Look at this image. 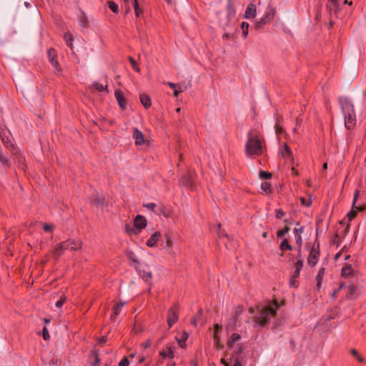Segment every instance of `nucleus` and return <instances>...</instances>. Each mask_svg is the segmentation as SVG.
Segmentation results:
<instances>
[{"instance_id": "obj_18", "label": "nucleus", "mask_w": 366, "mask_h": 366, "mask_svg": "<svg viewBox=\"0 0 366 366\" xmlns=\"http://www.w3.org/2000/svg\"><path fill=\"white\" fill-rule=\"evenodd\" d=\"M90 202L92 204L97 207H102L104 202V197L99 194H96L91 197Z\"/></svg>"}, {"instance_id": "obj_36", "label": "nucleus", "mask_w": 366, "mask_h": 366, "mask_svg": "<svg viewBox=\"0 0 366 366\" xmlns=\"http://www.w3.org/2000/svg\"><path fill=\"white\" fill-rule=\"evenodd\" d=\"M125 230L129 234H137L139 232L136 228L130 226L129 224L125 225Z\"/></svg>"}, {"instance_id": "obj_45", "label": "nucleus", "mask_w": 366, "mask_h": 366, "mask_svg": "<svg viewBox=\"0 0 366 366\" xmlns=\"http://www.w3.org/2000/svg\"><path fill=\"white\" fill-rule=\"evenodd\" d=\"M359 195H360V191L358 189H356L355 192L354 197H353V200H352L353 208L355 207V204H356L357 200L359 197Z\"/></svg>"}, {"instance_id": "obj_16", "label": "nucleus", "mask_w": 366, "mask_h": 366, "mask_svg": "<svg viewBox=\"0 0 366 366\" xmlns=\"http://www.w3.org/2000/svg\"><path fill=\"white\" fill-rule=\"evenodd\" d=\"M241 339V335L238 333H233L231 337L227 342V347L228 350L234 348V344L236 342Z\"/></svg>"}, {"instance_id": "obj_10", "label": "nucleus", "mask_w": 366, "mask_h": 366, "mask_svg": "<svg viewBox=\"0 0 366 366\" xmlns=\"http://www.w3.org/2000/svg\"><path fill=\"white\" fill-rule=\"evenodd\" d=\"M244 308L242 306L239 305L237 307L235 310V315L233 320H231L229 322V325L227 327L228 330L229 327L234 330L237 326V322H239V317L242 315L243 312Z\"/></svg>"}, {"instance_id": "obj_48", "label": "nucleus", "mask_w": 366, "mask_h": 366, "mask_svg": "<svg viewBox=\"0 0 366 366\" xmlns=\"http://www.w3.org/2000/svg\"><path fill=\"white\" fill-rule=\"evenodd\" d=\"M285 213L282 209H276L275 217L277 219H281L285 216Z\"/></svg>"}, {"instance_id": "obj_53", "label": "nucleus", "mask_w": 366, "mask_h": 366, "mask_svg": "<svg viewBox=\"0 0 366 366\" xmlns=\"http://www.w3.org/2000/svg\"><path fill=\"white\" fill-rule=\"evenodd\" d=\"M295 239L296 243L298 244V247H301L302 241V236H300V234L296 235V237H295Z\"/></svg>"}, {"instance_id": "obj_21", "label": "nucleus", "mask_w": 366, "mask_h": 366, "mask_svg": "<svg viewBox=\"0 0 366 366\" xmlns=\"http://www.w3.org/2000/svg\"><path fill=\"white\" fill-rule=\"evenodd\" d=\"M159 355L163 358L169 357V359H172L174 357V354L173 350H172V348L171 347H167L165 350H161L159 352Z\"/></svg>"}, {"instance_id": "obj_52", "label": "nucleus", "mask_w": 366, "mask_h": 366, "mask_svg": "<svg viewBox=\"0 0 366 366\" xmlns=\"http://www.w3.org/2000/svg\"><path fill=\"white\" fill-rule=\"evenodd\" d=\"M166 239V247H171L172 245V240L169 235H165Z\"/></svg>"}, {"instance_id": "obj_44", "label": "nucleus", "mask_w": 366, "mask_h": 366, "mask_svg": "<svg viewBox=\"0 0 366 366\" xmlns=\"http://www.w3.org/2000/svg\"><path fill=\"white\" fill-rule=\"evenodd\" d=\"M295 269L297 270L301 271L302 267H303V261L301 259H298L297 261L295 263Z\"/></svg>"}, {"instance_id": "obj_41", "label": "nucleus", "mask_w": 366, "mask_h": 366, "mask_svg": "<svg viewBox=\"0 0 366 366\" xmlns=\"http://www.w3.org/2000/svg\"><path fill=\"white\" fill-rule=\"evenodd\" d=\"M128 257H129V260H131L132 262L136 263V264L139 263V261L134 252H129Z\"/></svg>"}, {"instance_id": "obj_51", "label": "nucleus", "mask_w": 366, "mask_h": 366, "mask_svg": "<svg viewBox=\"0 0 366 366\" xmlns=\"http://www.w3.org/2000/svg\"><path fill=\"white\" fill-rule=\"evenodd\" d=\"M303 231H304L303 227H301L300 228H295L294 231H293L294 234H295V237H296V235H298V234H300L301 236Z\"/></svg>"}, {"instance_id": "obj_32", "label": "nucleus", "mask_w": 366, "mask_h": 366, "mask_svg": "<svg viewBox=\"0 0 366 366\" xmlns=\"http://www.w3.org/2000/svg\"><path fill=\"white\" fill-rule=\"evenodd\" d=\"M108 6L115 14H117L119 11L118 5L112 1H108Z\"/></svg>"}, {"instance_id": "obj_38", "label": "nucleus", "mask_w": 366, "mask_h": 366, "mask_svg": "<svg viewBox=\"0 0 366 366\" xmlns=\"http://www.w3.org/2000/svg\"><path fill=\"white\" fill-rule=\"evenodd\" d=\"M279 122H280V117L277 116L276 117V124L274 126V129H275V132H276L277 134H280L282 132H283V128L278 124Z\"/></svg>"}, {"instance_id": "obj_6", "label": "nucleus", "mask_w": 366, "mask_h": 366, "mask_svg": "<svg viewBox=\"0 0 366 366\" xmlns=\"http://www.w3.org/2000/svg\"><path fill=\"white\" fill-rule=\"evenodd\" d=\"M277 13L276 8L270 4L267 6L264 14L254 25L255 30H261L264 26L270 23Z\"/></svg>"}, {"instance_id": "obj_17", "label": "nucleus", "mask_w": 366, "mask_h": 366, "mask_svg": "<svg viewBox=\"0 0 366 366\" xmlns=\"http://www.w3.org/2000/svg\"><path fill=\"white\" fill-rule=\"evenodd\" d=\"M114 95L121 109H124L126 108V99L124 97L122 92L117 90L115 91Z\"/></svg>"}, {"instance_id": "obj_13", "label": "nucleus", "mask_w": 366, "mask_h": 366, "mask_svg": "<svg viewBox=\"0 0 366 366\" xmlns=\"http://www.w3.org/2000/svg\"><path fill=\"white\" fill-rule=\"evenodd\" d=\"M144 207L149 209L152 210L154 212V214H156L157 215H160L162 214L165 217L168 216V214L164 211L162 207H160V206L158 207V206H157L156 204H154L153 202L144 204Z\"/></svg>"}, {"instance_id": "obj_57", "label": "nucleus", "mask_w": 366, "mask_h": 366, "mask_svg": "<svg viewBox=\"0 0 366 366\" xmlns=\"http://www.w3.org/2000/svg\"><path fill=\"white\" fill-rule=\"evenodd\" d=\"M132 1L134 10H137V9L139 8L137 0H132Z\"/></svg>"}, {"instance_id": "obj_49", "label": "nucleus", "mask_w": 366, "mask_h": 366, "mask_svg": "<svg viewBox=\"0 0 366 366\" xmlns=\"http://www.w3.org/2000/svg\"><path fill=\"white\" fill-rule=\"evenodd\" d=\"M129 361L127 357H124L119 363L118 366H129Z\"/></svg>"}, {"instance_id": "obj_54", "label": "nucleus", "mask_w": 366, "mask_h": 366, "mask_svg": "<svg viewBox=\"0 0 366 366\" xmlns=\"http://www.w3.org/2000/svg\"><path fill=\"white\" fill-rule=\"evenodd\" d=\"M217 226H218L217 235L219 236V237L221 238L222 237H227V234L226 233L221 232V231H220L221 224H218Z\"/></svg>"}, {"instance_id": "obj_58", "label": "nucleus", "mask_w": 366, "mask_h": 366, "mask_svg": "<svg viewBox=\"0 0 366 366\" xmlns=\"http://www.w3.org/2000/svg\"><path fill=\"white\" fill-rule=\"evenodd\" d=\"M241 26H242V29L243 30V32L245 33V28L247 30L248 27H249V24L247 23L242 22V24H241Z\"/></svg>"}, {"instance_id": "obj_9", "label": "nucleus", "mask_w": 366, "mask_h": 366, "mask_svg": "<svg viewBox=\"0 0 366 366\" xmlns=\"http://www.w3.org/2000/svg\"><path fill=\"white\" fill-rule=\"evenodd\" d=\"M177 305H174L172 308H170L168 311L167 324L169 328H171L172 325L178 320V315L177 307Z\"/></svg>"}, {"instance_id": "obj_31", "label": "nucleus", "mask_w": 366, "mask_h": 366, "mask_svg": "<svg viewBox=\"0 0 366 366\" xmlns=\"http://www.w3.org/2000/svg\"><path fill=\"white\" fill-rule=\"evenodd\" d=\"M261 189L267 193H270L272 192L270 183L267 182H263L261 184Z\"/></svg>"}, {"instance_id": "obj_61", "label": "nucleus", "mask_w": 366, "mask_h": 366, "mask_svg": "<svg viewBox=\"0 0 366 366\" xmlns=\"http://www.w3.org/2000/svg\"><path fill=\"white\" fill-rule=\"evenodd\" d=\"M300 270H297L295 269V272H294V273H293L292 277L297 279L300 276Z\"/></svg>"}, {"instance_id": "obj_11", "label": "nucleus", "mask_w": 366, "mask_h": 366, "mask_svg": "<svg viewBox=\"0 0 366 366\" xmlns=\"http://www.w3.org/2000/svg\"><path fill=\"white\" fill-rule=\"evenodd\" d=\"M179 184L182 186L192 189L194 185V180L189 172L184 174L179 180Z\"/></svg>"}, {"instance_id": "obj_37", "label": "nucleus", "mask_w": 366, "mask_h": 366, "mask_svg": "<svg viewBox=\"0 0 366 366\" xmlns=\"http://www.w3.org/2000/svg\"><path fill=\"white\" fill-rule=\"evenodd\" d=\"M64 38L66 42L67 46H71V41H73V37L71 34L69 32H66L64 34Z\"/></svg>"}, {"instance_id": "obj_55", "label": "nucleus", "mask_w": 366, "mask_h": 366, "mask_svg": "<svg viewBox=\"0 0 366 366\" xmlns=\"http://www.w3.org/2000/svg\"><path fill=\"white\" fill-rule=\"evenodd\" d=\"M290 285L292 287H297V284L296 278L291 277L290 280Z\"/></svg>"}, {"instance_id": "obj_3", "label": "nucleus", "mask_w": 366, "mask_h": 366, "mask_svg": "<svg viewBox=\"0 0 366 366\" xmlns=\"http://www.w3.org/2000/svg\"><path fill=\"white\" fill-rule=\"evenodd\" d=\"M278 305L277 302L273 305H265L257 307V313L254 317V322L259 327H264L269 322L272 317L276 315V310Z\"/></svg>"}, {"instance_id": "obj_1", "label": "nucleus", "mask_w": 366, "mask_h": 366, "mask_svg": "<svg viewBox=\"0 0 366 366\" xmlns=\"http://www.w3.org/2000/svg\"><path fill=\"white\" fill-rule=\"evenodd\" d=\"M263 152L262 139L255 130L248 133L247 142L245 144V152L247 156L259 155Z\"/></svg>"}, {"instance_id": "obj_15", "label": "nucleus", "mask_w": 366, "mask_h": 366, "mask_svg": "<svg viewBox=\"0 0 366 366\" xmlns=\"http://www.w3.org/2000/svg\"><path fill=\"white\" fill-rule=\"evenodd\" d=\"M133 138L135 139L136 145H142L144 142V135L138 129L134 128L133 130Z\"/></svg>"}, {"instance_id": "obj_39", "label": "nucleus", "mask_w": 366, "mask_h": 366, "mask_svg": "<svg viewBox=\"0 0 366 366\" xmlns=\"http://www.w3.org/2000/svg\"><path fill=\"white\" fill-rule=\"evenodd\" d=\"M259 176L262 179H269L272 177V174L264 171H260Z\"/></svg>"}, {"instance_id": "obj_23", "label": "nucleus", "mask_w": 366, "mask_h": 366, "mask_svg": "<svg viewBox=\"0 0 366 366\" xmlns=\"http://www.w3.org/2000/svg\"><path fill=\"white\" fill-rule=\"evenodd\" d=\"M140 102L146 109L149 108L151 106L150 98L147 94H144L140 95Z\"/></svg>"}, {"instance_id": "obj_27", "label": "nucleus", "mask_w": 366, "mask_h": 366, "mask_svg": "<svg viewBox=\"0 0 366 366\" xmlns=\"http://www.w3.org/2000/svg\"><path fill=\"white\" fill-rule=\"evenodd\" d=\"M124 305V302H119L116 305L114 310V314L111 315V319H114L120 312Z\"/></svg>"}, {"instance_id": "obj_63", "label": "nucleus", "mask_w": 366, "mask_h": 366, "mask_svg": "<svg viewBox=\"0 0 366 366\" xmlns=\"http://www.w3.org/2000/svg\"><path fill=\"white\" fill-rule=\"evenodd\" d=\"M301 201H302V203L303 204L306 205L307 207H309L310 205V204H311V202L310 201L307 202L305 198H302Z\"/></svg>"}, {"instance_id": "obj_35", "label": "nucleus", "mask_w": 366, "mask_h": 366, "mask_svg": "<svg viewBox=\"0 0 366 366\" xmlns=\"http://www.w3.org/2000/svg\"><path fill=\"white\" fill-rule=\"evenodd\" d=\"M290 227L286 225L282 229H280L277 232V237L278 238H282L290 231Z\"/></svg>"}, {"instance_id": "obj_25", "label": "nucleus", "mask_w": 366, "mask_h": 366, "mask_svg": "<svg viewBox=\"0 0 366 366\" xmlns=\"http://www.w3.org/2000/svg\"><path fill=\"white\" fill-rule=\"evenodd\" d=\"M243 348L242 346L239 344H237L236 345L235 349L232 352V355L230 357V360L232 361V359L236 360V358H238V356L242 353Z\"/></svg>"}, {"instance_id": "obj_59", "label": "nucleus", "mask_w": 366, "mask_h": 366, "mask_svg": "<svg viewBox=\"0 0 366 366\" xmlns=\"http://www.w3.org/2000/svg\"><path fill=\"white\" fill-rule=\"evenodd\" d=\"M107 340V339L106 337H102L99 338V344L102 345L104 343H106Z\"/></svg>"}, {"instance_id": "obj_43", "label": "nucleus", "mask_w": 366, "mask_h": 366, "mask_svg": "<svg viewBox=\"0 0 366 366\" xmlns=\"http://www.w3.org/2000/svg\"><path fill=\"white\" fill-rule=\"evenodd\" d=\"M188 334L187 332L183 333V336L181 340H179V344L181 347H184V345H183V342H185L188 338Z\"/></svg>"}, {"instance_id": "obj_24", "label": "nucleus", "mask_w": 366, "mask_h": 366, "mask_svg": "<svg viewBox=\"0 0 366 366\" xmlns=\"http://www.w3.org/2000/svg\"><path fill=\"white\" fill-rule=\"evenodd\" d=\"M325 268H320L318 271L317 275L316 276L317 280V288L319 290L321 287L322 280L325 275Z\"/></svg>"}, {"instance_id": "obj_5", "label": "nucleus", "mask_w": 366, "mask_h": 366, "mask_svg": "<svg viewBox=\"0 0 366 366\" xmlns=\"http://www.w3.org/2000/svg\"><path fill=\"white\" fill-rule=\"evenodd\" d=\"M82 242L79 239H69L56 245L54 250V254L59 258L65 250L77 251L81 248Z\"/></svg>"}, {"instance_id": "obj_46", "label": "nucleus", "mask_w": 366, "mask_h": 366, "mask_svg": "<svg viewBox=\"0 0 366 366\" xmlns=\"http://www.w3.org/2000/svg\"><path fill=\"white\" fill-rule=\"evenodd\" d=\"M79 24L81 26H87L88 20L84 15L81 17Z\"/></svg>"}, {"instance_id": "obj_12", "label": "nucleus", "mask_w": 366, "mask_h": 366, "mask_svg": "<svg viewBox=\"0 0 366 366\" xmlns=\"http://www.w3.org/2000/svg\"><path fill=\"white\" fill-rule=\"evenodd\" d=\"M147 226V219L142 215H137L134 220V227L139 232Z\"/></svg>"}, {"instance_id": "obj_2", "label": "nucleus", "mask_w": 366, "mask_h": 366, "mask_svg": "<svg viewBox=\"0 0 366 366\" xmlns=\"http://www.w3.org/2000/svg\"><path fill=\"white\" fill-rule=\"evenodd\" d=\"M338 102L344 115L345 126L348 130H350L356 123L354 105L347 97H340Z\"/></svg>"}, {"instance_id": "obj_62", "label": "nucleus", "mask_w": 366, "mask_h": 366, "mask_svg": "<svg viewBox=\"0 0 366 366\" xmlns=\"http://www.w3.org/2000/svg\"><path fill=\"white\" fill-rule=\"evenodd\" d=\"M142 345L144 347V348H147L151 345V343L149 340H147L145 342L142 343Z\"/></svg>"}, {"instance_id": "obj_19", "label": "nucleus", "mask_w": 366, "mask_h": 366, "mask_svg": "<svg viewBox=\"0 0 366 366\" xmlns=\"http://www.w3.org/2000/svg\"><path fill=\"white\" fill-rule=\"evenodd\" d=\"M256 15V5L249 4L246 9L244 16L246 19L254 18Z\"/></svg>"}, {"instance_id": "obj_40", "label": "nucleus", "mask_w": 366, "mask_h": 366, "mask_svg": "<svg viewBox=\"0 0 366 366\" xmlns=\"http://www.w3.org/2000/svg\"><path fill=\"white\" fill-rule=\"evenodd\" d=\"M66 296L65 295H61V297H60V299L56 302L55 305L56 307L58 308H61L63 305V304L64 303V302L66 301Z\"/></svg>"}, {"instance_id": "obj_47", "label": "nucleus", "mask_w": 366, "mask_h": 366, "mask_svg": "<svg viewBox=\"0 0 366 366\" xmlns=\"http://www.w3.org/2000/svg\"><path fill=\"white\" fill-rule=\"evenodd\" d=\"M129 61H130L131 64L132 65L133 69L136 71H139V67L137 65L135 60L132 57H129Z\"/></svg>"}, {"instance_id": "obj_14", "label": "nucleus", "mask_w": 366, "mask_h": 366, "mask_svg": "<svg viewBox=\"0 0 366 366\" xmlns=\"http://www.w3.org/2000/svg\"><path fill=\"white\" fill-rule=\"evenodd\" d=\"M47 54L49 59V61L51 64V65L55 67L58 68L59 63L56 59V51L53 47H50L49 49L47 51Z\"/></svg>"}, {"instance_id": "obj_22", "label": "nucleus", "mask_w": 366, "mask_h": 366, "mask_svg": "<svg viewBox=\"0 0 366 366\" xmlns=\"http://www.w3.org/2000/svg\"><path fill=\"white\" fill-rule=\"evenodd\" d=\"M362 210H363V208H362L360 207L355 206V208H353V207H352V210L350 211L347 214V218H348L349 221H352L356 217L357 212L362 211Z\"/></svg>"}, {"instance_id": "obj_60", "label": "nucleus", "mask_w": 366, "mask_h": 366, "mask_svg": "<svg viewBox=\"0 0 366 366\" xmlns=\"http://www.w3.org/2000/svg\"><path fill=\"white\" fill-rule=\"evenodd\" d=\"M222 329V326L219 325H216L215 327H214V335H217L218 332L219 330H221Z\"/></svg>"}, {"instance_id": "obj_7", "label": "nucleus", "mask_w": 366, "mask_h": 366, "mask_svg": "<svg viewBox=\"0 0 366 366\" xmlns=\"http://www.w3.org/2000/svg\"><path fill=\"white\" fill-rule=\"evenodd\" d=\"M319 256V243H317V246L315 245V243H314L313 246L310 249V254L307 259L308 264L312 267L315 266L317 263Z\"/></svg>"}, {"instance_id": "obj_8", "label": "nucleus", "mask_w": 366, "mask_h": 366, "mask_svg": "<svg viewBox=\"0 0 366 366\" xmlns=\"http://www.w3.org/2000/svg\"><path fill=\"white\" fill-rule=\"evenodd\" d=\"M1 138L3 144L5 145L6 147H7L11 152L16 157H17L19 159L21 158V154L17 149V148L15 147V145L12 143L11 140L9 137H6L4 134H1Z\"/></svg>"}, {"instance_id": "obj_33", "label": "nucleus", "mask_w": 366, "mask_h": 366, "mask_svg": "<svg viewBox=\"0 0 366 366\" xmlns=\"http://www.w3.org/2000/svg\"><path fill=\"white\" fill-rule=\"evenodd\" d=\"M214 343L217 350H222L224 345L220 343L219 338L217 335H214Z\"/></svg>"}, {"instance_id": "obj_20", "label": "nucleus", "mask_w": 366, "mask_h": 366, "mask_svg": "<svg viewBox=\"0 0 366 366\" xmlns=\"http://www.w3.org/2000/svg\"><path fill=\"white\" fill-rule=\"evenodd\" d=\"M161 234L159 232H157L154 233L150 238L147 241L146 244L149 247H152L155 245V244L157 242L159 239L160 238Z\"/></svg>"}, {"instance_id": "obj_29", "label": "nucleus", "mask_w": 366, "mask_h": 366, "mask_svg": "<svg viewBox=\"0 0 366 366\" xmlns=\"http://www.w3.org/2000/svg\"><path fill=\"white\" fill-rule=\"evenodd\" d=\"M92 86L99 92H104V91L107 92L108 91L107 90V88H108L107 84L103 85L102 84H99L98 82H94L92 84Z\"/></svg>"}, {"instance_id": "obj_34", "label": "nucleus", "mask_w": 366, "mask_h": 366, "mask_svg": "<svg viewBox=\"0 0 366 366\" xmlns=\"http://www.w3.org/2000/svg\"><path fill=\"white\" fill-rule=\"evenodd\" d=\"M139 274H140L143 280H144L145 281H148L152 277L151 272H145V271L142 272L141 270H139Z\"/></svg>"}, {"instance_id": "obj_64", "label": "nucleus", "mask_w": 366, "mask_h": 366, "mask_svg": "<svg viewBox=\"0 0 366 366\" xmlns=\"http://www.w3.org/2000/svg\"><path fill=\"white\" fill-rule=\"evenodd\" d=\"M234 366H242L238 358H236V360H234Z\"/></svg>"}, {"instance_id": "obj_30", "label": "nucleus", "mask_w": 366, "mask_h": 366, "mask_svg": "<svg viewBox=\"0 0 366 366\" xmlns=\"http://www.w3.org/2000/svg\"><path fill=\"white\" fill-rule=\"evenodd\" d=\"M202 310L200 309L199 310L197 314L195 317H193V319L191 321V323L194 326H197V323L200 321V317L202 316Z\"/></svg>"}, {"instance_id": "obj_50", "label": "nucleus", "mask_w": 366, "mask_h": 366, "mask_svg": "<svg viewBox=\"0 0 366 366\" xmlns=\"http://www.w3.org/2000/svg\"><path fill=\"white\" fill-rule=\"evenodd\" d=\"M184 91L183 88L181 86H178L174 91V96L177 97L179 94Z\"/></svg>"}, {"instance_id": "obj_56", "label": "nucleus", "mask_w": 366, "mask_h": 366, "mask_svg": "<svg viewBox=\"0 0 366 366\" xmlns=\"http://www.w3.org/2000/svg\"><path fill=\"white\" fill-rule=\"evenodd\" d=\"M52 228H53V226H52V225H51V224H45L44 225V230L45 232L51 231V230L52 229Z\"/></svg>"}, {"instance_id": "obj_4", "label": "nucleus", "mask_w": 366, "mask_h": 366, "mask_svg": "<svg viewBox=\"0 0 366 366\" xmlns=\"http://www.w3.org/2000/svg\"><path fill=\"white\" fill-rule=\"evenodd\" d=\"M217 15L219 17V26L222 29H227L232 27L236 23V11L233 0H227L225 14L217 13Z\"/></svg>"}, {"instance_id": "obj_42", "label": "nucleus", "mask_w": 366, "mask_h": 366, "mask_svg": "<svg viewBox=\"0 0 366 366\" xmlns=\"http://www.w3.org/2000/svg\"><path fill=\"white\" fill-rule=\"evenodd\" d=\"M42 337L44 338V340H47L49 339L50 336H49V331L46 328V327H44L43 328V330H42Z\"/></svg>"}, {"instance_id": "obj_26", "label": "nucleus", "mask_w": 366, "mask_h": 366, "mask_svg": "<svg viewBox=\"0 0 366 366\" xmlns=\"http://www.w3.org/2000/svg\"><path fill=\"white\" fill-rule=\"evenodd\" d=\"M282 155L284 158H292V150L290 149V148L286 143L284 144V149H283V151L282 152Z\"/></svg>"}, {"instance_id": "obj_28", "label": "nucleus", "mask_w": 366, "mask_h": 366, "mask_svg": "<svg viewBox=\"0 0 366 366\" xmlns=\"http://www.w3.org/2000/svg\"><path fill=\"white\" fill-rule=\"evenodd\" d=\"M280 249L282 250V251H286V250H292V246L290 244L288 240L287 239H285L281 243H280Z\"/></svg>"}]
</instances>
